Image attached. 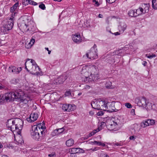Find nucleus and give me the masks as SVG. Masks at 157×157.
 <instances>
[{
    "label": "nucleus",
    "instance_id": "nucleus-1",
    "mask_svg": "<svg viewBox=\"0 0 157 157\" xmlns=\"http://www.w3.org/2000/svg\"><path fill=\"white\" fill-rule=\"evenodd\" d=\"M2 98L3 101L6 100V101H13L16 99L18 101L25 104L27 103L29 99V98L21 90H17L14 92L5 93L2 96Z\"/></svg>",
    "mask_w": 157,
    "mask_h": 157
},
{
    "label": "nucleus",
    "instance_id": "nucleus-2",
    "mask_svg": "<svg viewBox=\"0 0 157 157\" xmlns=\"http://www.w3.org/2000/svg\"><path fill=\"white\" fill-rule=\"evenodd\" d=\"M45 127L44 125L42 123L33 126L31 134L33 137L36 140H40L44 134Z\"/></svg>",
    "mask_w": 157,
    "mask_h": 157
},
{
    "label": "nucleus",
    "instance_id": "nucleus-3",
    "mask_svg": "<svg viewBox=\"0 0 157 157\" xmlns=\"http://www.w3.org/2000/svg\"><path fill=\"white\" fill-rule=\"evenodd\" d=\"M25 64V68L28 72H30L32 74L33 73L34 75L40 74V73L38 72L40 68L34 60L28 59Z\"/></svg>",
    "mask_w": 157,
    "mask_h": 157
},
{
    "label": "nucleus",
    "instance_id": "nucleus-4",
    "mask_svg": "<svg viewBox=\"0 0 157 157\" xmlns=\"http://www.w3.org/2000/svg\"><path fill=\"white\" fill-rule=\"evenodd\" d=\"M97 71V68L96 66L90 65L83 66L81 71V75H83V78L84 77H87L88 76V74H91V75H94L96 74Z\"/></svg>",
    "mask_w": 157,
    "mask_h": 157
},
{
    "label": "nucleus",
    "instance_id": "nucleus-5",
    "mask_svg": "<svg viewBox=\"0 0 157 157\" xmlns=\"http://www.w3.org/2000/svg\"><path fill=\"white\" fill-rule=\"evenodd\" d=\"M103 106L101 107L102 110L106 111L109 112H116L119 110L116 109L115 106V103L114 102H108L107 101H104Z\"/></svg>",
    "mask_w": 157,
    "mask_h": 157
},
{
    "label": "nucleus",
    "instance_id": "nucleus-6",
    "mask_svg": "<svg viewBox=\"0 0 157 157\" xmlns=\"http://www.w3.org/2000/svg\"><path fill=\"white\" fill-rule=\"evenodd\" d=\"M97 52V46L94 44L93 47L91 48L89 52L86 54V56L88 58L91 59H97L98 57Z\"/></svg>",
    "mask_w": 157,
    "mask_h": 157
},
{
    "label": "nucleus",
    "instance_id": "nucleus-7",
    "mask_svg": "<svg viewBox=\"0 0 157 157\" xmlns=\"http://www.w3.org/2000/svg\"><path fill=\"white\" fill-rule=\"evenodd\" d=\"M88 76H87V77H84V78H83V75H81V76L82 81L84 82H91L98 79V75L97 74H94V75H91V74H90V75H89V74H88Z\"/></svg>",
    "mask_w": 157,
    "mask_h": 157
},
{
    "label": "nucleus",
    "instance_id": "nucleus-8",
    "mask_svg": "<svg viewBox=\"0 0 157 157\" xmlns=\"http://www.w3.org/2000/svg\"><path fill=\"white\" fill-rule=\"evenodd\" d=\"M102 125H106L109 129L110 130H113L116 127L117 124L116 122H114L111 120H109L106 122V123L104 122L101 123Z\"/></svg>",
    "mask_w": 157,
    "mask_h": 157
},
{
    "label": "nucleus",
    "instance_id": "nucleus-9",
    "mask_svg": "<svg viewBox=\"0 0 157 157\" xmlns=\"http://www.w3.org/2000/svg\"><path fill=\"white\" fill-rule=\"evenodd\" d=\"M13 120H14V124H15V125L17 127L16 128L17 129V133L20 135L21 133V131L22 128L23 122L22 120L19 118H15Z\"/></svg>",
    "mask_w": 157,
    "mask_h": 157
},
{
    "label": "nucleus",
    "instance_id": "nucleus-10",
    "mask_svg": "<svg viewBox=\"0 0 157 157\" xmlns=\"http://www.w3.org/2000/svg\"><path fill=\"white\" fill-rule=\"evenodd\" d=\"M104 103V101L97 100L93 101L91 103V106L94 109L102 110V108H101V107L103 106Z\"/></svg>",
    "mask_w": 157,
    "mask_h": 157
},
{
    "label": "nucleus",
    "instance_id": "nucleus-11",
    "mask_svg": "<svg viewBox=\"0 0 157 157\" xmlns=\"http://www.w3.org/2000/svg\"><path fill=\"white\" fill-rule=\"evenodd\" d=\"M147 100L144 97H140L136 98L135 99V102L140 106H143L146 105Z\"/></svg>",
    "mask_w": 157,
    "mask_h": 157
},
{
    "label": "nucleus",
    "instance_id": "nucleus-12",
    "mask_svg": "<svg viewBox=\"0 0 157 157\" xmlns=\"http://www.w3.org/2000/svg\"><path fill=\"white\" fill-rule=\"evenodd\" d=\"M14 122V120L10 119L6 123V126L8 129L11 130L12 132L16 131L17 132V129L16 128L17 127Z\"/></svg>",
    "mask_w": 157,
    "mask_h": 157
},
{
    "label": "nucleus",
    "instance_id": "nucleus-13",
    "mask_svg": "<svg viewBox=\"0 0 157 157\" xmlns=\"http://www.w3.org/2000/svg\"><path fill=\"white\" fill-rule=\"evenodd\" d=\"M67 78V76L66 75H61L54 80V83L56 84H62Z\"/></svg>",
    "mask_w": 157,
    "mask_h": 157
},
{
    "label": "nucleus",
    "instance_id": "nucleus-14",
    "mask_svg": "<svg viewBox=\"0 0 157 157\" xmlns=\"http://www.w3.org/2000/svg\"><path fill=\"white\" fill-rule=\"evenodd\" d=\"M13 25V18H10L4 26L5 30L6 31L11 29Z\"/></svg>",
    "mask_w": 157,
    "mask_h": 157
},
{
    "label": "nucleus",
    "instance_id": "nucleus-15",
    "mask_svg": "<svg viewBox=\"0 0 157 157\" xmlns=\"http://www.w3.org/2000/svg\"><path fill=\"white\" fill-rule=\"evenodd\" d=\"M75 106L69 104H64L62 106L63 110L65 111L69 112L72 111L75 109Z\"/></svg>",
    "mask_w": 157,
    "mask_h": 157
},
{
    "label": "nucleus",
    "instance_id": "nucleus-16",
    "mask_svg": "<svg viewBox=\"0 0 157 157\" xmlns=\"http://www.w3.org/2000/svg\"><path fill=\"white\" fill-rule=\"evenodd\" d=\"M18 25L20 29L22 31H26L29 30L28 28V25L25 21V20H22L19 23Z\"/></svg>",
    "mask_w": 157,
    "mask_h": 157
},
{
    "label": "nucleus",
    "instance_id": "nucleus-17",
    "mask_svg": "<svg viewBox=\"0 0 157 157\" xmlns=\"http://www.w3.org/2000/svg\"><path fill=\"white\" fill-rule=\"evenodd\" d=\"M22 70L21 67L16 68L14 66H10L8 69V71L9 72L13 73H14L17 74Z\"/></svg>",
    "mask_w": 157,
    "mask_h": 157
},
{
    "label": "nucleus",
    "instance_id": "nucleus-18",
    "mask_svg": "<svg viewBox=\"0 0 157 157\" xmlns=\"http://www.w3.org/2000/svg\"><path fill=\"white\" fill-rule=\"evenodd\" d=\"M73 41L76 43L79 44L82 42V40L79 34H75L72 36Z\"/></svg>",
    "mask_w": 157,
    "mask_h": 157
},
{
    "label": "nucleus",
    "instance_id": "nucleus-19",
    "mask_svg": "<svg viewBox=\"0 0 157 157\" xmlns=\"http://www.w3.org/2000/svg\"><path fill=\"white\" fill-rule=\"evenodd\" d=\"M38 117V114L37 113H31L29 117L27 119L29 122H33L36 120Z\"/></svg>",
    "mask_w": 157,
    "mask_h": 157
},
{
    "label": "nucleus",
    "instance_id": "nucleus-20",
    "mask_svg": "<svg viewBox=\"0 0 157 157\" xmlns=\"http://www.w3.org/2000/svg\"><path fill=\"white\" fill-rule=\"evenodd\" d=\"M150 6V5L149 4H143L140 7L142 11L143 12L144 14H145L148 12Z\"/></svg>",
    "mask_w": 157,
    "mask_h": 157
},
{
    "label": "nucleus",
    "instance_id": "nucleus-21",
    "mask_svg": "<svg viewBox=\"0 0 157 157\" xmlns=\"http://www.w3.org/2000/svg\"><path fill=\"white\" fill-rule=\"evenodd\" d=\"M83 150L80 148H74L71 149V156L73 157V155H74V157H76L75 154L77 153H79L82 152Z\"/></svg>",
    "mask_w": 157,
    "mask_h": 157
},
{
    "label": "nucleus",
    "instance_id": "nucleus-22",
    "mask_svg": "<svg viewBox=\"0 0 157 157\" xmlns=\"http://www.w3.org/2000/svg\"><path fill=\"white\" fill-rule=\"evenodd\" d=\"M127 27V25L125 23H121L118 27L119 32L121 33H122L126 29Z\"/></svg>",
    "mask_w": 157,
    "mask_h": 157
},
{
    "label": "nucleus",
    "instance_id": "nucleus-23",
    "mask_svg": "<svg viewBox=\"0 0 157 157\" xmlns=\"http://www.w3.org/2000/svg\"><path fill=\"white\" fill-rule=\"evenodd\" d=\"M99 131V128H97L96 129H94L89 134L88 136H86L85 137H82V139H83L84 140L87 139L89 137H91V136L94 135L97 132H98Z\"/></svg>",
    "mask_w": 157,
    "mask_h": 157
},
{
    "label": "nucleus",
    "instance_id": "nucleus-24",
    "mask_svg": "<svg viewBox=\"0 0 157 157\" xmlns=\"http://www.w3.org/2000/svg\"><path fill=\"white\" fill-rule=\"evenodd\" d=\"M88 143L89 144L93 145H98L99 146H102L104 147L105 146V144L102 143L100 141H90Z\"/></svg>",
    "mask_w": 157,
    "mask_h": 157
},
{
    "label": "nucleus",
    "instance_id": "nucleus-25",
    "mask_svg": "<svg viewBox=\"0 0 157 157\" xmlns=\"http://www.w3.org/2000/svg\"><path fill=\"white\" fill-rule=\"evenodd\" d=\"M74 144V141L72 139H70L67 140L66 142V145L68 147L72 146Z\"/></svg>",
    "mask_w": 157,
    "mask_h": 157
},
{
    "label": "nucleus",
    "instance_id": "nucleus-26",
    "mask_svg": "<svg viewBox=\"0 0 157 157\" xmlns=\"http://www.w3.org/2000/svg\"><path fill=\"white\" fill-rule=\"evenodd\" d=\"M112 83L110 81L107 82L105 85L106 87L107 88L109 89L113 88L115 86L112 85Z\"/></svg>",
    "mask_w": 157,
    "mask_h": 157
},
{
    "label": "nucleus",
    "instance_id": "nucleus-27",
    "mask_svg": "<svg viewBox=\"0 0 157 157\" xmlns=\"http://www.w3.org/2000/svg\"><path fill=\"white\" fill-rule=\"evenodd\" d=\"M135 10V15L136 17L138 15L144 14L143 12L142 11V10H141L140 7L139 9L136 10Z\"/></svg>",
    "mask_w": 157,
    "mask_h": 157
},
{
    "label": "nucleus",
    "instance_id": "nucleus-28",
    "mask_svg": "<svg viewBox=\"0 0 157 157\" xmlns=\"http://www.w3.org/2000/svg\"><path fill=\"white\" fill-rule=\"evenodd\" d=\"M19 3L18 2L16 3L13 6L10 8V11L12 13H14L15 10H16L17 7L18 6Z\"/></svg>",
    "mask_w": 157,
    "mask_h": 157
},
{
    "label": "nucleus",
    "instance_id": "nucleus-29",
    "mask_svg": "<svg viewBox=\"0 0 157 157\" xmlns=\"http://www.w3.org/2000/svg\"><path fill=\"white\" fill-rule=\"evenodd\" d=\"M64 131V130L63 128H59L55 130L53 132L56 135H58V134L62 133Z\"/></svg>",
    "mask_w": 157,
    "mask_h": 157
},
{
    "label": "nucleus",
    "instance_id": "nucleus-30",
    "mask_svg": "<svg viewBox=\"0 0 157 157\" xmlns=\"http://www.w3.org/2000/svg\"><path fill=\"white\" fill-rule=\"evenodd\" d=\"M140 125L143 128L148 126L149 124L148 123L147 120L143 121V122L141 123Z\"/></svg>",
    "mask_w": 157,
    "mask_h": 157
},
{
    "label": "nucleus",
    "instance_id": "nucleus-31",
    "mask_svg": "<svg viewBox=\"0 0 157 157\" xmlns=\"http://www.w3.org/2000/svg\"><path fill=\"white\" fill-rule=\"evenodd\" d=\"M144 107H145L146 109L149 110L151 109L152 108V105H151V104L149 103L148 101L147 102L146 105H145Z\"/></svg>",
    "mask_w": 157,
    "mask_h": 157
},
{
    "label": "nucleus",
    "instance_id": "nucleus-32",
    "mask_svg": "<svg viewBox=\"0 0 157 157\" xmlns=\"http://www.w3.org/2000/svg\"><path fill=\"white\" fill-rule=\"evenodd\" d=\"M135 13V10H130L128 12V15L129 16L131 17H136Z\"/></svg>",
    "mask_w": 157,
    "mask_h": 157
},
{
    "label": "nucleus",
    "instance_id": "nucleus-33",
    "mask_svg": "<svg viewBox=\"0 0 157 157\" xmlns=\"http://www.w3.org/2000/svg\"><path fill=\"white\" fill-rule=\"evenodd\" d=\"M152 6L153 9H157V2H156V0H152Z\"/></svg>",
    "mask_w": 157,
    "mask_h": 157
},
{
    "label": "nucleus",
    "instance_id": "nucleus-34",
    "mask_svg": "<svg viewBox=\"0 0 157 157\" xmlns=\"http://www.w3.org/2000/svg\"><path fill=\"white\" fill-rule=\"evenodd\" d=\"M149 126L155 124V121L153 119H147Z\"/></svg>",
    "mask_w": 157,
    "mask_h": 157
},
{
    "label": "nucleus",
    "instance_id": "nucleus-35",
    "mask_svg": "<svg viewBox=\"0 0 157 157\" xmlns=\"http://www.w3.org/2000/svg\"><path fill=\"white\" fill-rule=\"evenodd\" d=\"M123 50L121 49H119L115 51V54L119 56H121Z\"/></svg>",
    "mask_w": 157,
    "mask_h": 157
},
{
    "label": "nucleus",
    "instance_id": "nucleus-36",
    "mask_svg": "<svg viewBox=\"0 0 157 157\" xmlns=\"http://www.w3.org/2000/svg\"><path fill=\"white\" fill-rule=\"evenodd\" d=\"M101 1V0H93V2L95 3L94 4L95 6H99L100 4L98 2H100Z\"/></svg>",
    "mask_w": 157,
    "mask_h": 157
},
{
    "label": "nucleus",
    "instance_id": "nucleus-37",
    "mask_svg": "<svg viewBox=\"0 0 157 157\" xmlns=\"http://www.w3.org/2000/svg\"><path fill=\"white\" fill-rule=\"evenodd\" d=\"M123 145V143L122 142H116L113 143L114 146H121Z\"/></svg>",
    "mask_w": 157,
    "mask_h": 157
},
{
    "label": "nucleus",
    "instance_id": "nucleus-38",
    "mask_svg": "<svg viewBox=\"0 0 157 157\" xmlns=\"http://www.w3.org/2000/svg\"><path fill=\"white\" fill-rule=\"evenodd\" d=\"M100 157H109V156L107 154L102 152L100 154Z\"/></svg>",
    "mask_w": 157,
    "mask_h": 157
},
{
    "label": "nucleus",
    "instance_id": "nucleus-39",
    "mask_svg": "<svg viewBox=\"0 0 157 157\" xmlns=\"http://www.w3.org/2000/svg\"><path fill=\"white\" fill-rule=\"evenodd\" d=\"M135 131L136 132H138L140 130V128L138 125H136V126H135Z\"/></svg>",
    "mask_w": 157,
    "mask_h": 157
},
{
    "label": "nucleus",
    "instance_id": "nucleus-40",
    "mask_svg": "<svg viewBox=\"0 0 157 157\" xmlns=\"http://www.w3.org/2000/svg\"><path fill=\"white\" fill-rule=\"evenodd\" d=\"M125 106L128 108H131L132 107V106L131 104L129 103H126L125 104Z\"/></svg>",
    "mask_w": 157,
    "mask_h": 157
},
{
    "label": "nucleus",
    "instance_id": "nucleus-41",
    "mask_svg": "<svg viewBox=\"0 0 157 157\" xmlns=\"http://www.w3.org/2000/svg\"><path fill=\"white\" fill-rule=\"evenodd\" d=\"M31 0H24V3L25 5L29 4Z\"/></svg>",
    "mask_w": 157,
    "mask_h": 157
},
{
    "label": "nucleus",
    "instance_id": "nucleus-42",
    "mask_svg": "<svg viewBox=\"0 0 157 157\" xmlns=\"http://www.w3.org/2000/svg\"><path fill=\"white\" fill-rule=\"evenodd\" d=\"M39 7L42 10H44L45 8V5L44 4H41L39 6Z\"/></svg>",
    "mask_w": 157,
    "mask_h": 157
},
{
    "label": "nucleus",
    "instance_id": "nucleus-43",
    "mask_svg": "<svg viewBox=\"0 0 157 157\" xmlns=\"http://www.w3.org/2000/svg\"><path fill=\"white\" fill-rule=\"evenodd\" d=\"M107 2L109 3H112L115 2L116 0H106Z\"/></svg>",
    "mask_w": 157,
    "mask_h": 157
},
{
    "label": "nucleus",
    "instance_id": "nucleus-44",
    "mask_svg": "<svg viewBox=\"0 0 157 157\" xmlns=\"http://www.w3.org/2000/svg\"><path fill=\"white\" fill-rule=\"evenodd\" d=\"M104 113L103 111H99L97 113V115L98 116H102L103 115Z\"/></svg>",
    "mask_w": 157,
    "mask_h": 157
},
{
    "label": "nucleus",
    "instance_id": "nucleus-45",
    "mask_svg": "<svg viewBox=\"0 0 157 157\" xmlns=\"http://www.w3.org/2000/svg\"><path fill=\"white\" fill-rule=\"evenodd\" d=\"M147 56V55H146V56H147V57L149 58H151L153 57H156V55L155 54H152L151 55H150L148 56Z\"/></svg>",
    "mask_w": 157,
    "mask_h": 157
},
{
    "label": "nucleus",
    "instance_id": "nucleus-46",
    "mask_svg": "<svg viewBox=\"0 0 157 157\" xmlns=\"http://www.w3.org/2000/svg\"><path fill=\"white\" fill-rule=\"evenodd\" d=\"M29 4L34 5H37V3L31 0V1H30V3Z\"/></svg>",
    "mask_w": 157,
    "mask_h": 157
},
{
    "label": "nucleus",
    "instance_id": "nucleus-47",
    "mask_svg": "<svg viewBox=\"0 0 157 157\" xmlns=\"http://www.w3.org/2000/svg\"><path fill=\"white\" fill-rule=\"evenodd\" d=\"M34 42H35V40L33 39H32L31 40L29 43V44H31V45H33V44Z\"/></svg>",
    "mask_w": 157,
    "mask_h": 157
},
{
    "label": "nucleus",
    "instance_id": "nucleus-48",
    "mask_svg": "<svg viewBox=\"0 0 157 157\" xmlns=\"http://www.w3.org/2000/svg\"><path fill=\"white\" fill-rule=\"evenodd\" d=\"M71 94V93L69 91H67L65 94V95L66 96H69Z\"/></svg>",
    "mask_w": 157,
    "mask_h": 157
},
{
    "label": "nucleus",
    "instance_id": "nucleus-49",
    "mask_svg": "<svg viewBox=\"0 0 157 157\" xmlns=\"http://www.w3.org/2000/svg\"><path fill=\"white\" fill-rule=\"evenodd\" d=\"M135 138L134 136H131L129 137V139L130 140H134Z\"/></svg>",
    "mask_w": 157,
    "mask_h": 157
},
{
    "label": "nucleus",
    "instance_id": "nucleus-50",
    "mask_svg": "<svg viewBox=\"0 0 157 157\" xmlns=\"http://www.w3.org/2000/svg\"><path fill=\"white\" fill-rule=\"evenodd\" d=\"M84 88L86 89H89L90 88V86L88 85H86L85 86Z\"/></svg>",
    "mask_w": 157,
    "mask_h": 157
},
{
    "label": "nucleus",
    "instance_id": "nucleus-51",
    "mask_svg": "<svg viewBox=\"0 0 157 157\" xmlns=\"http://www.w3.org/2000/svg\"><path fill=\"white\" fill-rule=\"evenodd\" d=\"M5 87V86L3 85H2L0 84V89H2L3 88H4Z\"/></svg>",
    "mask_w": 157,
    "mask_h": 157
},
{
    "label": "nucleus",
    "instance_id": "nucleus-52",
    "mask_svg": "<svg viewBox=\"0 0 157 157\" xmlns=\"http://www.w3.org/2000/svg\"><path fill=\"white\" fill-rule=\"evenodd\" d=\"M121 34V33H119L118 32H116V33H114V34L115 35H120Z\"/></svg>",
    "mask_w": 157,
    "mask_h": 157
},
{
    "label": "nucleus",
    "instance_id": "nucleus-53",
    "mask_svg": "<svg viewBox=\"0 0 157 157\" xmlns=\"http://www.w3.org/2000/svg\"><path fill=\"white\" fill-rule=\"evenodd\" d=\"M45 49L46 50H47L48 51V54H50L51 53V51L49 50L48 48H45Z\"/></svg>",
    "mask_w": 157,
    "mask_h": 157
},
{
    "label": "nucleus",
    "instance_id": "nucleus-54",
    "mask_svg": "<svg viewBox=\"0 0 157 157\" xmlns=\"http://www.w3.org/2000/svg\"><path fill=\"white\" fill-rule=\"evenodd\" d=\"M48 156H50V157H55V154H49L48 155Z\"/></svg>",
    "mask_w": 157,
    "mask_h": 157
},
{
    "label": "nucleus",
    "instance_id": "nucleus-55",
    "mask_svg": "<svg viewBox=\"0 0 157 157\" xmlns=\"http://www.w3.org/2000/svg\"><path fill=\"white\" fill-rule=\"evenodd\" d=\"M3 101L2 99V96L0 95V103Z\"/></svg>",
    "mask_w": 157,
    "mask_h": 157
},
{
    "label": "nucleus",
    "instance_id": "nucleus-56",
    "mask_svg": "<svg viewBox=\"0 0 157 157\" xmlns=\"http://www.w3.org/2000/svg\"><path fill=\"white\" fill-rule=\"evenodd\" d=\"M89 113L91 115H92L94 114V113L92 111H90L89 112Z\"/></svg>",
    "mask_w": 157,
    "mask_h": 157
},
{
    "label": "nucleus",
    "instance_id": "nucleus-57",
    "mask_svg": "<svg viewBox=\"0 0 157 157\" xmlns=\"http://www.w3.org/2000/svg\"><path fill=\"white\" fill-rule=\"evenodd\" d=\"M98 17L99 18H102L103 17V15L101 14H99Z\"/></svg>",
    "mask_w": 157,
    "mask_h": 157
},
{
    "label": "nucleus",
    "instance_id": "nucleus-58",
    "mask_svg": "<svg viewBox=\"0 0 157 157\" xmlns=\"http://www.w3.org/2000/svg\"><path fill=\"white\" fill-rule=\"evenodd\" d=\"M144 63H143V64L144 66H145L147 64V62L146 61H144Z\"/></svg>",
    "mask_w": 157,
    "mask_h": 157
},
{
    "label": "nucleus",
    "instance_id": "nucleus-59",
    "mask_svg": "<svg viewBox=\"0 0 157 157\" xmlns=\"http://www.w3.org/2000/svg\"><path fill=\"white\" fill-rule=\"evenodd\" d=\"M98 147H95L94 148V151H96L98 150Z\"/></svg>",
    "mask_w": 157,
    "mask_h": 157
},
{
    "label": "nucleus",
    "instance_id": "nucleus-60",
    "mask_svg": "<svg viewBox=\"0 0 157 157\" xmlns=\"http://www.w3.org/2000/svg\"><path fill=\"white\" fill-rule=\"evenodd\" d=\"M2 157H9L7 155H3L2 156Z\"/></svg>",
    "mask_w": 157,
    "mask_h": 157
},
{
    "label": "nucleus",
    "instance_id": "nucleus-61",
    "mask_svg": "<svg viewBox=\"0 0 157 157\" xmlns=\"http://www.w3.org/2000/svg\"><path fill=\"white\" fill-rule=\"evenodd\" d=\"M94 148H91L90 149H89V150L90 151L91 150L92 151H94Z\"/></svg>",
    "mask_w": 157,
    "mask_h": 157
},
{
    "label": "nucleus",
    "instance_id": "nucleus-62",
    "mask_svg": "<svg viewBox=\"0 0 157 157\" xmlns=\"http://www.w3.org/2000/svg\"><path fill=\"white\" fill-rule=\"evenodd\" d=\"M82 94V93H79L78 94V96L81 95Z\"/></svg>",
    "mask_w": 157,
    "mask_h": 157
},
{
    "label": "nucleus",
    "instance_id": "nucleus-63",
    "mask_svg": "<svg viewBox=\"0 0 157 157\" xmlns=\"http://www.w3.org/2000/svg\"><path fill=\"white\" fill-rule=\"evenodd\" d=\"M54 1H58V2H60L62 0H54Z\"/></svg>",
    "mask_w": 157,
    "mask_h": 157
},
{
    "label": "nucleus",
    "instance_id": "nucleus-64",
    "mask_svg": "<svg viewBox=\"0 0 157 157\" xmlns=\"http://www.w3.org/2000/svg\"><path fill=\"white\" fill-rule=\"evenodd\" d=\"M2 147V145L0 144V148H1Z\"/></svg>",
    "mask_w": 157,
    "mask_h": 157
}]
</instances>
